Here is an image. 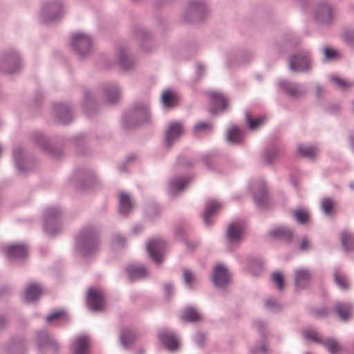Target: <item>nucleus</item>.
Returning <instances> with one entry per match:
<instances>
[{"label": "nucleus", "instance_id": "obj_1", "mask_svg": "<svg viewBox=\"0 0 354 354\" xmlns=\"http://www.w3.org/2000/svg\"><path fill=\"white\" fill-rule=\"evenodd\" d=\"M100 232L94 224L83 226L75 236V253L87 260L92 258L100 250Z\"/></svg>", "mask_w": 354, "mask_h": 354}, {"label": "nucleus", "instance_id": "obj_2", "mask_svg": "<svg viewBox=\"0 0 354 354\" xmlns=\"http://www.w3.org/2000/svg\"><path fill=\"white\" fill-rule=\"evenodd\" d=\"M149 104L147 102H135L122 114V125L125 129L151 123Z\"/></svg>", "mask_w": 354, "mask_h": 354}, {"label": "nucleus", "instance_id": "obj_3", "mask_svg": "<svg viewBox=\"0 0 354 354\" xmlns=\"http://www.w3.org/2000/svg\"><path fill=\"white\" fill-rule=\"evenodd\" d=\"M32 140L33 143L41 149V151L57 159L63 156L64 147L70 141L67 138L59 136L55 138V143L53 144L39 132L33 133Z\"/></svg>", "mask_w": 354, "mask_h": 354}, {"label": "nucleus", "instance_id": "obj_4", "mask_svg": "<svg viewBox=\"0 0 354 354\" xmlns=\"http://www.w3.org/2000/svg\"><path fill=\"white\" fill-rule=\"evenodd\" d=\"M12 158L17 176H26L36 166L34 156L27 153L21 145L12 149Z\"/></svg>", "mask_w": 354, "mask_h": 354}, {"label": "nucleus", "instance_id": "obj_5", "mask_svg": "<svg viewBox=\"0 0 354 354\" xmlns=\"http://www.w3.org/2000/svg\"><path fill=\"white\" fill-rule=\"evenodd\" d=\"M62 214V209L58 206L48 207L44 211V230L50 237H54L60 232Z\"/></svg>", "mask_w": 354, "mask_h": 354}, {"label": "nucleus", "instance_id": "obj_6", "mask_svg": "<svg viewBox=\"0 0 354 354\" xmlns=\"http://www.w3.org/2000/svg\"><path fill=\"white\" fill-rule=\"evenodd\" d=\"M288 68L295 73H307L311 70L312 57L310 50L300 49L288 57Z\"/></svg>", "mask_w": 354, "mask_h": 354}, {"label": "nucleus", "instance_id": "obj_7", "mask_svg": "<svg viewBox=\"0 0 354 354\" xmlns=\"http://www.w3.org/2000/svg\"><path fill=\"white\" fill-rule=\"evenodd\" d=\"M208 15L207 4L204 0H190L187 6L183 19L191 24L203 22Z\"/></svg>", "mask_w": 354, "mask_h": 354}, {"label": "nucleus", "instance_id": "obj_8", "mask_svg": "<svg viewBox=\"0 0 354 354\" xmlns=\"http://www.w3.org/2000/svg\"><path fill=\"white\" fill-rule=\"evenodd\" d=\"M21 68V57L19 53L14 49L9 50L0 55V73L14 74Z\"/></svg>", "mask_w": 354, "mask_h": 354}, {"label": "nucleus", "instance_id": "obj_9", "mask_svg": "<svg viewBox=\"0 0 354 354\" xmlns=\"http://www.w3.org/2000/svg\"><path fill=\"white\" fill-rule=\"evenodd\" d=\"M335 16V8L326 0H321L318 2L315 12L316 21L324 26L329 27L333 23Z\"/></svg>", "mask_w": 354, "mask_h": 354}, {"label": "nucleus", "instance_id": "obj_10", "mask_svg": "<svg viewBox=\"0 0 354 354\" xmlns=\"http://www.w3.org/2000/svg\"><path fill=\"white\" fill-rule=\"evenodd\" d=\"M276 86L279 88L287 97L292 99H298L307 94V90L304 84L280 78L276 83Z\"/></svg>", "mask_w": 354, "mask_h": 354}, {"label": "nucleus", "instance_id": "obj_11", "mask_svg": "<svg viewBox=\"0 0 354 354\" xmlns=\"http://www.w3.org/2000/svg\"><path fill=\"white\" fill-rule=\"evenodd\" d=\"M75 180L77 188L87 191L97 183V178L93 169L82 167L75 169Z\"/></svg>", "mask_w": 354, "mask_h": 354}, {"label": "nucleus", "instance_id": "obj_12", "mask_svg": "<svg viewBox=\"0 0 354 354\" xmlns=\"http://www.w3.org/2000/svg\"><path fill=\"white\" fill-rule=\"evenodd\" d=\"M71 47L80 59L84 58L91 51L92 39L84 33L79 32L71 37Z\"/></svg>", "mask_w": 354, "mask_h": 354}, {"label": "nucleus", "instance_id": "obj_13", "mask_svg": "<svg viewBox=\"0 0 354 354\" xmlns=\"http://www.w3.org/2000/svg\"><path fill=\"white\" fill-rule=\"evenodd\" d=\"M62 3L57 0L44 3L41 10V17L45 24L53 23L59 21L63 14Z\"/></svg>", "mask_w": 354, "mask_h": 354}, {"label": "nucleus", "instance_id": "obj_14", "mask_svg": "<svg viewBox=\"0 0 354 354\" xmlns=\"http://www.w3.org/2000/svg\"><path fill=\"white\" fill-rule=\"evenodd\" d=\"M36 342L38 354H58L59 344L45 330L37 333Z\"/></svg>", "mask_w": 354, "mask_h": 354}, {"label": "nucleus", "instance_id": "obj_15", "mask_svg": "<svg viewBox=\"0 0 354 354\" xmlns=\"http://www.w3.org/2000/svg\"><path fill=\"white\" fill-rule=\"evenodd\" d=\"M133 35L139 40L140 48L146 53H150L156 48V43L149 30L140 25H135L132 29Z\"/></svg>", "mask_w": 354, "mask_h": 354}, {"label": "nucleus", "instance_id": "obj_16", "mask_svg": "<svg viewBox=\"0 0 354 354\" xmlns=\"http://www.w3.org/2000/svg\"><path fill=\"white\" fill-rule=\"evenodd\" d=\"M303 336L306 339H310L314 342L323 346L330 354H335L341 349V346L334 337H327L325 339L318 337L315 330L307 329L303 332Z\"/></svg>", "mask_w": 354, "mask_h": 354}, {"label": "nucleus", "instance_id": "obj_17", "mask_svg": "<svg viewBox=\"0 0 354 354\" xmlns=\"http://www.w3.org/2000/svg\"><path fill=\"white\" fill-rule=\"evenodd\" d=\"M246 225L240 221H236L228 224L226 232V241L230 245L239 243L243 238Z\"/></svg>", "mask_w": 354, "mask_h": 354}, {"label": "nucleus", "instance_id": "obj_18", "mask_svg": "<svg viewBox=\"0 0 354 354\" xmlns=\"http://www.w3.org/2000/svg\"><path fill=\"white\" fill-rule=\"evenodd\" d=\"M300 44V38L294 32L288 31L283 34L281 38L275 42L279 53L285 54L294 49Z\"/></svg>", "mask_w": 354, "mask_h": 354}, {"label": "nucleus", "instance_id": "obj_19", "mask_svg": "<svg viewBox=\"0 0 354 354\" xmlns=\"http://www.w3.org/2000/svg\"><path fill=\"white\" fill-rule=\"evenodd\" d=\"M159 342L170 352L176 351L180 346V341L174 330L166 328H160L157 334Z\"/></svg>", "mask_w": 354, "mask_h": 354}, {"label": "nucleus", "instance_id": "obj_20", "mask_svg": "<svg viewBox=\"0 0 354 354\" xmlns=\"http://www.w3.org/2000/svg\"><path fill=\"white\" fill-rule=\"evenodd\" d=\"M104 296L100 288L90 287L86 296V304L91 310L97 312L104 308Z\"/></svg>", "mask_w": 354, "mask_h": 354}, {"label": "nucleus", "instance_id": "obj_21", "mask_svg": "<svg viewBox=\"0 0 354 354\" xmlns=\"http://www.w3.org/2000/svg\"><path fill=\"white\" fill-rule=\"evenodd\" d=\"M165 245V241L160 239H151L146 245L149 256L156 264H160L162 261V254Z\"/></svg>", "mask_w": 354, "mask_h": 354}, {"label": "nucleus", "instance_id": "obj_22", "mask_svg": "<svg viewBox=\"0 0 354 354\" xmlns=\"http://www.w3.org/2000/svg\"><path fill=\"white\" fill-rule=\"evenodd\" d=\"M53 111L57 122L63 125L71 124L73 120V113L68 104L57 102L53 104Z\"/></svg>", "mask_w": 354, "mask_h": 354}, {"label": "nucleus", "instance_id": "obj_23", "mask_svg": "<svg viewBox=\"0 0 354 354\" xmlns=\"http://www.w3.org/2000/svg\"><path fill=\"white\" fill-rule=\"evenodd\" d=\"M116 56L120 67L124 71L133 70L136 65L135 57L130 55L126 47L119 46L116 50Z\"/></svg>", "mask_w": 354, "mask_h": 354}, {"label": "nucleus", "instance_id": "obj_24", "mask_svg": "<svg viewBox=\"0 0 354 354\" xmlns=\"http://www.w3.org/2000/svg\"><path fill=\"white\" fill-rule=\"evenodd\" d=\"M1 251L10 261L24 259L28 256L26 245L23 243H15L8 246H3Z\"/></svg>", "mask_w": 354, "mask_h": 354}, {"label": "nucleus", "instance_id": "obj_25", "mask_svg": "<svg viewBox=\"0 0 354 354\" xmlns=\"http://www.w3.org/2000/svg\"><path fill=\"white\" fill-rule=\"evenodd\" d=\"M5 354H26V339L22 336L12 337L4 345Z\"/></svg>", "mask_w": 354, "mask_h": 354}, {"label": "nucleus", "instance_id": "obj_26", "mask_svg": "<svg viewBox=\"0 0 354 354\" xmlns=\"http://www.w3.org/2000/svg\"><path fill=\"white\" fill-rule=\"evenodd\" d=\"M354 311V303L352 301H336L334 312L339 320L347 322L351 318Z\"/></svg>", "mask_w": 354, "mask_h": 354}, {"label": "nucleus", "instance_id": "obj_27", "mask_svg": "<svg viewBox=\"0 0 354 354\" xmlns=\"http://www.w3.org/2000/svg\"><path fill=\"white\" fill-rule=\"evenodd\" d=\"M230 282L227 268L223 265H217L213 271V283L218 288L225 289Z\"/></svg>", "mask_w": 354, "mask_h": 354}, {"label": "nucleus", "instance_id": "obj_28", "mask_svg": "<svg viewBox=\"0 0 354 354\" xmlns=\"http://www.w3.org/2000/svg\"><path fill=\"white\" fill-rule=\"evenodd\" d=\"M184 129L180 122H171L165 131V144L167 148H170L175 140H178L183 134Z\"/></svg>", "mask_w": 354, "mask_h": 354}, {"label": "nucleus", "instance_id": "obj_29", "mask_svg": "<svg viewBox=\"0 0 354 354\" xmlns=\"http://www.w3.org/2000/svg\"><path fill=\"white\" fill-rule=\"evenodd\" d=\"M209 97L212 101V105L209 109V111L213 114H218L221 111H223L227 106V99L221 93L211 92Z\"/></svg>", "mask_w": 354, "mask_h": 354}, {"label": "nucleus", "instance_id": "obj_30", "mask_svg": "<svg viewBox=\"0 0 354 354\" xmlns=\"http://www.w3.org/2000/svg\"><path fill=\"white\" fill-rule=\"evenodd\" d=\"M75 150L80 156H85L90 153L88 147L89 138L87 133H80L71 138Z\"/></svg>", "mask_w": 354, "mask_h": 354}, {"label": "nucleus", "instance_id": "obj_31", "mask_svg": "<svg viewBox=\"0 0 354 354\" xmlns=\"http://www.w3.org/2000/svg\"><path fill=\"white\" fill-rule=\"evenodd\" d=\"M101 90L109 104H113L120 98V89L116 82L105 83L102 86Z\"/></svg>", "mask_w": 354, "mask_h": 354}, {"label": "nucleus", "instance_id": "obj_32", "mask_svg": "<svg viewBox=\"0 0 354 354\" xmlns=\"http://www.w3.org/2000/svg\"><path fill=\"white\" fill-rule=\"evenodd\" d=\"M312 274L307 269L299 268L295 270L294 284L297 290H304L310 283Z\"/></svg>", "mask_w": 354, "mask_h": 354}, {"label": "nucleus", "instance_id": "obj_33", "mask_svg": "<svg viewBox=\"0 0 354 354\" xmlns=\"http://www.w3.org/2000/svg\"><path fill=\"white\" fill-rule=\"evenodd\" d=\"M82 109L84 113L91 117L97 111V103L93 93L88 89L84 91Z\"/></svg>", "mask_w": 354, "mask_h": 354}, {"label": "nucleus", "instance_id": "obj_34", "mask_svg": "<svg viewBox=\"0 0 354 354\" xmlns=\"http://www.w3.org/2000/svg\"><path fill=\"white\" fill-rule=\"evenodd\" d=\"M253 200L257 207L266 208L268 205V189L264 183L259 185L257 190L252 194Z\"/></svg>", "mask_w": 354, "mask_h": 354}, {"label": "nucleus", "instance_id": "obj_35", "mask_svg": "<svg viewBox=\"0 0 354 354\" xmlns=\"http://www.w3.org/2000/svg\"><path fill=\"white\" fill-rule=\"evenodd\" d=\"M253 57L254 52L252 50L239 48L234 51L231 60L238 65H244L249 63Z\"/></svg>", "mask_w": 354, "mask_h": 354}, {"label": "nucleus", "instance_id": "obj_36", "mask_svg": "<svg viewBox=\"0 0 354 354\" xmlns=\"http://www.w3.org/2000/svg\"><path fill=\"white\" fill-rule=\"evenodd\" d=\"M221 207V203L217 201H212L206 204L205 209L203 214V220L207 228H210L213 225V221L211 216Z\"/></svg>", "mask_w": 354, "mask_h": 354}, {"label": "nucleus", "instance_id": "obj_37", "mask_svg": "<svg viewBox=\"0 0 354 354\" xmlns=\"http://www.w3.org/2000/svg\"><path fill=\"white\" fill-rule=\"evenodd\" d=\"M268 235L275 240H285L287 243H290L293 238L292 231L284 227H277L270 230Z\"/></svg>", "mask_w": 354, "mask_h": 354}, {"label": "nucleus", "instance_id": "obj_38", "mask_svg": "<svg viewBox=\"0 0 354 354\" xmlns=\"http://www.w3.org/2000/svg\"><path fill=\"white\" fill-rule=\"evenodd\" d=\"M73 344L74 348L72 354H88L90 343L86 335H83L77 337Z\"/></svg>", "mask_w": 354, "mask_h": 354}, {"label": "nucleus", "instance_id": "obj_39", "mask_svg": "<svg viewBox=\"0 0 354 354\" xmlns=\"http://www.w3.org/2000/svg\"><path fill=\"white\" fill-rule=\"evenodd\" d=\"M333 282L341 291L347 292L351 289V283L348 282L346 277L340 272L339 268L337 267L334 268Z\"/></svg>", "mask_w": 354, "mask_h": 354}, {"label": "nucleus", "instance_id": "obj_40", "mask_svg": "<svg viewBox=\"0 0 354 354\" xmlns=\"http://www.w3.org/2000/svg\"><path fill=\"white\" fill-rule=\"evenodd\" d=\"M243 132L236 126L227 129L226 140L232 145H241L243 140Z\"/></svg>", "mask_w": 354, "mask_h": 354}, {"label": "nucleus", "instance_id": "obj_41", "mask_svg": "<svg viewBox=\"0 0 354 354\" xmlns=\"http://www.w3.org/2000/svg\"><path fill=\"white\" fill-rule=\"evenodd\" d=\"M281 149L277 145H272L264 149L262 152V158L267 165H272L275 158L279 156Z\"/></svg>", "mask_w": 354, "mask_h": 354}, {"label": "nucleus", "instance_id": "obj_42", "mask_svg": "<svg viewBox=\"0 0 354 354\" xmlns=\"http://www.w3.org/2000/svg\"><path fill=\"white\" fill-rule=\"evenodd\" d=\"M190 180L186 177H176L170 180L169 184V192L175 194L180 192L189 183Z\"/></svg>", "mask_w": 354, "mask_h": 354}, {"label": "nucleus", "instance_id": "obj_43", "mask_svg": "<svg viewBox=\"0 0 354 354\" xmlns=\"http://www.w3.org/2000/svg\"><path fill=\"white\" fill-rule=\"evenodd\" d=\"M340 242L344 250L346 252H354V234L343 231L340 234Z\"/></svg>", "mask_w": 354, "mask_h": 354}, {"label": "nucleus", "instance_id": "obj_44", "mask_svg": "<svg viewBox=\"0 0 354 354\" xmlns=\"http://www.w3.org/2000/svg\"><path fill=\"white\" fill-rule=\"evenodd\" d=\"M46 320L50 324L61 322H68L70 321V317L65 310L61 309L52 311L48 315L46 316Z\"/></svg>", "mask_w": 354, "mask_h": 354}, {"label": "nucleus", "instance_id": "obj_45", "mask_svg": "<svg viewBox=\"0 0 354 354\" xmlns=\"http://www.w3.org/2000/svg\"><path fill=\"white\" fill-rule=\"evenodd\" d=\"M133 209V204L127 194L123 193L120 195L119 201V214L121 216H127Z\"/></svg>", "mask_w": 354, "mask_h": 354}, {"label": "nucleus", "instance_id": "obj_46", "mask_svg": "<svg viewBox=\"0 0 354 354\" xmlns=\"http://www.w3.org/2000/svg\"><path fill=\"white\" fill-rule=\"evenodd\" d=\"M126 271L131 281L142 278L147 274V268L143 266H136L130 265L126 268Z\"/></svg>", "mask_w": 354, "mask_h": 354}, {"label": "nucleus", "instance_id": "obj_47", "mask_svg": "<svg viewBox=\"0 0 354 354\" xmlns=\"http://www.w3.org/2000/svg\"><path fill=\"white\" fill-rule=\"evenodd\" d=\"M135 333L129 328H124L121 330L120 335V342L122 346L125 348H129L136 341Z\"/></svg>", "mask_w": 354, "mask_h": 354}, {"label": "nucleus", "instance_id": "obj_48", "mask_svg": "<svg viewBox=\"0 0 354 354\" xmlns=\"http://www.w3.org/2000/svg\"><path fill=\"white\" fill-rule=\"evenodd\" d=\"M161 101L164 106L172 108L177 105L178 100L175 92L171 89H167L161 95Z\"/></svg>", "mask_w": 354, "mask_h": 354}, {"label": "nucleus", "instance_id": "obj_49", "mask_svg": "<svg viewBox=\"0 0 354 354\" xmlns=\"http://www.w3.org/2000/svg\"><path fill=\"white\" fill-rule=\"evenodd\" d=\"M41 294V289L40 287L32 283L25 290L24 299L26 302H33L39 298Z\"/></svg>", "mask_w": 354, "mask_h": 354}, {"label": "nucleus", "instance_id": "obj_50", "mask_svg": "<svg viewBox=\"0 0 354 354\" xmlns=\"http://www.w3.org/2000/svg\"><path fill=\"white\" fill-rule=\"evenodd\" d=\"M192 226L188 223H181L177 224L174 230V236L176 239H180L182 241H186L188 238L187 232L191 231Z\"/></svg>", "mask_w": 354, "mask_h": 354}, {"label": "nucleus", "instance_id": "obj_51", "mask_svg": "<svg viewBox=\"0 0 354 354\" xmlns=\"http://www.w3.org/2000/svg\"><path fill=\"white\" fill-rule=\"evenodd\" d=\"M181 318L191 323L199 322L201 319L196 309L190 306L184 309Z\"/></svg>", "mask_w": 354, "mask_h": 354}, {"label": "nucleus", "instance_id": "obj_52", "mask_svg": "<svg viewBox=\"0 0 354 354\" xmlns=\"http://www.w3.org/2000/svg\"><path fill=\"white\" fill-rule=\"evenodd\" d=\"M203 164L207 169L210 171H216L218 169V164L213 154H205L202 156Z\"/></svg>", "mask_w": 354, "mask_h": 354}, {"label": "nucleus", "instance_id": "obj_53", "mask_svg": "<svg viewBox=\"0 0 354 354\" xmlns=\"http://www.w3.org/2000/svg\"><path fill=\"white\" fill-rule=\"evenodd\" d=\"M335 208L334 201L330 197H324L321 201V209L326 215H332Z\"/></svg>", "mask_w": 354, "mask_h": 354}, {"label": "nucleus", "instance_id": "obj_54", "mask_svg": "<svg viewBox=\"0 0 354 354\" xmlns=\"http://www.w3.org/2000/svg\"><path fill=\"white\" fill-rule=\"evenodd\" d=\"M183 281L187 288L194 290L196 281V277L194 276L191 270L187 268L183 269Z\"/></svg>", "mask_w": 354, "mask_h": 354}, {"label": "nucleus", "instance_id": "obj_55", "mask_svg": "<svg viewBox=\"0 0 354 354\" xmlns=\"http://www.w3.org/2000/svg\"><path fill=\"white\" fill-rule=\"evenodd\" d=\"M198 49L199 45L195 39L187 42L184 45V51L188 54L186 58L188 59L196 55Z\"/></svg>", "mask_w": 354, "mask_h": 354}, {"label": "nucleus", "instance_id": "obj_56", "mask_svg": "<svg viewBox=\"0 0 354 354\" xmlns=\"http://www.w3.org/2000/svg\"><path fill=\"white\" fill-rule=\"evenodd\" d=\"M214 131V127L209 122H199L196 123L193 127V132H204L207 133H212Z\"/></svg>", "mask_w": 354, "mask_h": 354}, {"label": "nucleus", "instance_id": "obj_57", "mask_svg": "<svg viewBox=\"0 0 354 354\" xmlns=\"http://www.w3.org/2000/svg\"><path fill=\"white\" fill-rule=\"evenodd\" d=\"M162 214L161 207L153 204L149 207L147 212H146V216L151 221H153L159 218Z\"/></svg>", "mask_w": 354, "mask_h": 354}, {"label": "nucleus", "instance_id": "obj_58", "mask_svg": "<svg viewBox=\"0 0 354 354\" xmlns=\"http://www.w3.org/2000/svg\"><path fill=\"white\" fill-rule=\"evenodd\" d=\"M292 216L297 223L301 225L307 223L310 218L309 214L302 209L293 211Z\"/></svg>", "mask_w": 354, "mask_h": 354}, {"label": "nucleus", "instance_id": "obj_59", "mask_svg": "<svg viewBox=\"0 0 354 354\" xmlns=\"http://www.w3.org/2000/svg\"><path fill=\"white\" fill-rule=\"evenodd\" d=\"M342 40L346 45L354 50V30H345L342 33Z\"/></svg>", "mask_w": 354, "mask_h": 354}, {"label": "nucleus", "instance_id": "obj_60", "mask_svg": "<svg viewBox=\"0 0 354 354\" xmlns=\"http://www.w3.org/2000/svg\"><path fill=\"white\" fill-rule=\"evenodd\" d=\"M245 120L251 130L255 129L264 122L261 118H252L249 112H245Z\"/></svg>", "mask_w": 354, "mask_h": 354}, {"label": "nucleus", "instance_id": "obj_61", "mask_svg": "<svg viewBox=\"0 0 354 354\" xmlns=\"http://www.w3.org/2000/svg\"><path fill=\"white\" fill-rule=\"evenodd\" d=\"M297 152L300 154L302 157L307 158H313L315 156L316 153L313 147H303L298 146Z\"/></svg>", "mask_w": 354, "mask_h": 354}, {"label": "nucleus", "instance_id": "obj_62", "mask_svg": "<svg viewBox=\"0 0 354 354\" xmlns=\"http://www.w3.org/2000/svg\"><path fill=\"white\" fill-rule=\"evenodd\" d=\"M331 82L336 84L339 88L342 90H346L348 88L352 86V84L346 82L344 79L340 78L337 75H331L330 77Z\"/></svg>", "mask_w": 354, "mask_h": 354}, {"label": "nucleus", "instance_id": "obj_63", "mask_svg": "<svg viewBox=\"0 0 354 354\" xmlns=\"http://www.w3.org/2000/svg\"><path fill=\"white\" fill-rule=\"evenodd\" d=\"M111 243L116 248H123L126 245V238L120 234H113L111 236Z\"/></svg>", "mask_w": 354, "mask_h": 354}, {"label": "nucleus", "instance_id": "obj_64", "mask_svg": "<svg viewBox=\"0 0 354 354\" xmlns=\"http://www.w3.org/2000/svg\"><path fill=\"white\" fill-rule=\"evenodd\" d=\"M272 281L274 283L279 290L284 288V277L281 272H274L272 276Z\"/></svg>", "mask_w": 354, "mask_h": 354}]
</instances>
